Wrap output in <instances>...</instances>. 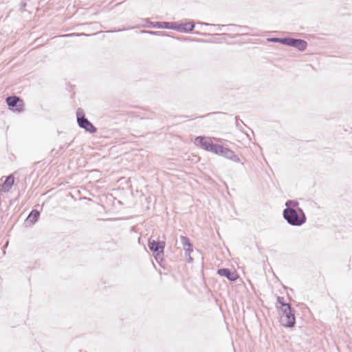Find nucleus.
<instances>
[{"label":"nucleus","mask_w":352,"mask_h":352,"mask_svg":"<svg viewBox=\"0 0 352 352\" xmlns=\"http://www.w3.org/2000/svg\"><path fill=\"white\" fill-rule=\"evenodd\" d=\"M218 30H221L222 28L225 26V25H217Z\"/></svg>","instance_id":"5701e85b"},{"label":"nucleus","mask_w":352,"mask_h":352,"mask_svg":"<svg viewBox=\"0 0 352 352\" xmlns=\"http://www.w3.org/2000/svg\"><path fill=\"white\" fill-rule=\"evenodd\" d=\"M165 245V242L162 241H156L151 238L148 240V247L154 254L155 258L157 262H159V259H162L164 256Z\"/></svg>","instance_id":"423d86ee"},{"label":"nucleus","mask_w":352,"mask_h":352,"mask_svg":"<svg viewBox=\"0 0 352 352\" xmlns=\"http://www.w3.org/2000/svg\"><path fill=\"white\" fill-rule=\"evenodd\" d=\"M298 206L299 203L297 200H287L285 203L283 217L290 226H300L307 221L303 210L299 208Z\"/></svg>","instance_id":"f257e3e1"},{"label":"nucleus","mask_w":352,"mask_h":352,"mask_svg":"<svg viewBox=\"0 0 352 352\" xmlns=\"http://www.w3.org/2000/svg\"><path fill=\"white\" fill-rule=\"evenodd\" d=\"M267 40L270 42L278 43L285 45L286 37H272Z\"/></svg>","instance_id":"ddd939ff"},{"label":"nucleus","mask_w":352,"mask_h":352,"mask_svg":"<svg viewBox=\"0 0 352 352\" xmlns=\"http://www.w3.org/2000/svg\"><path fill=\"white\" fill-rule=\"evenodd\" d=\"M238 26H239V28H243V29H247V30H248V29H249V27H248V26H245V25H244V26L238 25Z\"/></svg>","instance_id":"b1692460"},{"label":"nucleus","mask_w":352,"mask_h":352,"mask_svg":"<svg viewBox=\"0 0 352 352\" xmlns=\"http://www.w3.org/2000/svg\"><path fill=\"white\" fill-rule=\"evenodd\" d=\"M26 6H27L26 2H25V1H22L21 2V3H20V10H21V12L25 11V8Z\"/></svg>","instance_id":"f3484780"},{"label":"nucleus","mask_w":352,"mask_h":352,"mask_svg":"<svg viewBox=\"0 0 352 352\" xmlns=\"http://www.w3.org/2000/svg\"><path fill=\"white\" fill-rule=\"evenodd\" d=\"M238 118H239V116H236V117H235V120H236V121H237V120H238Z\"/></svg>","instance_id":"cd10ccee"},{"label":"nucleus","mask_w":352,"mask_h":352,"mask_svg":"<svg viewBox=\"0 0 352 352\" xmlns=\"http://www.w3.org/2000/svg\"><path fill=\"white\" fill-rule=\"evenodd\" d=\"M280 322L285 327H294L296 324L295 310L290 306L281 309Z\"/></svg>","instance_id":"20e7f679"},{"label":"nucleus","mask_w":352,"mask_h":352,"mask_svg":"<svg viewBox=\"0 0 352 352\" xmlns=\"http://www.w3.org/2000/svg\"><path fill=\"white\" fill-rule=\"evenodd\" d=\"M14 183V177L12 175H8L3 184L0 186V190L3 192H8L11 189Z\"/></svg>","instance_id":"f8f14e48"},{"label":"nucleus","mask_w":352,"mask_h":352,"mask_svg":"<svg viewBox=\"0 0 352 352\" xmlns=\"http://www.w3.org/2000/svg\"><path fill=\"white\" fill-rule=\"evenodd\" d=\"M6 100L10 111L17 113H21L24 111V102L19 96H8Z\"/></svg>","instance_id":"0eeeda50"},{"label":"nucleus","mask_w":352,"mask_h":352,"mask_svg":"<svg viewBox=\"0 0 352 352\" xmlns=\"http://www.w3.org/2000/svg\"><path fill=\"white\" fill-rule=\"evenodd\" d=\"M186 256L189 255L190 252L193 251L192 245L190 247L184 248Z\"/></svg>","instance_id":"dca6fc26"},{"label":"nucleus","mask_w":352,"mask_h":352,"mask_svg":"<svg viewBox=\"0 0 352 352\" xmlns=\"http://www.w3.org/2000/svg\"><path fill=\"white\" fill-rule=\"evenodd\" d=\"M40 217V212L38 210L33 209L27 217L26 219L25 220V226H31L34 225L37 221L38 220V218Z\"/></svg>","instance_id":"9b49d317"},{"label":"nucleus","mask_w":352,"mask_h":352,"mask_svg":"<svg viewBox=\"0 0 352 352\" xmlns=\"http://www.w3.org/2000/svg\"><path fill=\"white\" fill-rule=\"evenodd\" d=\"M217 274L227 278V279L231 282H234L238 278V275L236 272H233L228 268H220L217 270Z\"/></svg>","instance_id":"9d476101"},{"label":"nucleus","mask_w":352,"mask_h":352,"mask_svg":"<svg viewBox=\"0 0 352 352\" xmlns=\"http://www.w3.org/2000/svg\"><path fill=\"white\" fill-rule=\"evenodd\" d=\"M143 33H147L153 35H160L162 32H153V31H142Z\"/></svg>","instance_id":"a211bd4d"},{"label":"nucleus","mask_w":352,"mask_h":352,"mask_svg":"<svg viewBox=\"0 0 352 352\" xmlns=\"http://www.w3.org/2000/svg\"><path fill=\"white\" fill-rule=\"evenodd\" d=\"M223 35L228 36L231 38H236L238 36L239 34L230 35V34H223Z\"/></svg>","instance_id":"aec40b11"},{"label":"nucleus","mask_w":352,"mask_h":352,"mask_svg":"<svg viewBox=\"0 0 352 352\" xmlns=\"http://www.w3.org/2000/svg\"><path fill=\"white\" fill-rule=\"evenodd\" d=\"M208 151L223 156L234 162H240V158L234 153L233 151L220 144H214L212 142V144H210Z\"/></svg>","instance_id":"7ed1b4c3"},{"label":"nucleus","mask_w":352,"mask_h":352,"mask_svg":"<svg viewBox=\"0 0 352 352\" xmlns=\"http://www.w3.org/2000/svg\"><path fill=\"white\" fill-rule=\"evenodd\" d=\"M144 21V26L146 28L175 30L180 32H191L195 28L192 21L186 23L182 22H151L148 19H146Z\"/></svg>","instance_id":"f03ea898"},{"label":"nucleus","mask_w":352,"mask_h":352,"mask_svg":"<svg viewBox=\"0 0 352 352\" xmlns=\"http://www.w3.org/2000/svg\"><path fill=\"white\" fill-rule=\"evenodd\" d=\"M71 143L65 144L60 147V149L67 148L70 146Z\"/></svg>","instance_id":"6ab92c4d"},{"label":"nucleus","mask_w":352,"mask_h":352,"mask_svg":"<svg viewBox=\"0 0 352 352\" xmlns=\"http://www.w3.org/2000/svg\"><path fill=\"white\" fill-rule=\"evenodd\" d=\"M199 24L201 25H214V24H209L206 23H199Z\"/></svg>","instance_id":"4be33fe9"},{"label":"nucleus","mask_w":352,"mask_h":352,"mask_svg":"<svg viewBox=\"0 0 352 352\" xmlns=\"http://www.w3.org/2000/svg\"><path fill=\"white\" fill-rule=\"evenodd\" d=\"M193 261V258L190 256V255H188V258H187V262L190 263H192Z\"/></svg>","instance_id":"412c9836"},{"label":"nucleus","mask_w":352,"mask_h":352,"mask_svg":"<svg viewBox=\"0 0 352 352\" xmlns=\"http://www.w3.org/2000/svg\"><path fill=\"white\" fill-rule=\"evenodd\" d=\"M195 33L197 34H202V35H204V36L207 35L206 33H199L198 32H195Z\"/></svg>","instance_id":"393cba45"},{"label":"nucleus","mask_w":352,"mask_h":352,"mask_svg":"<svg viewBox=\"0 0 352 352\" xmlns=\"http://www.w3.org/2000/svg\"><path fill=\"white\" fill-rule=\"evenodd\" d=\"M276 300H277V303L280 304L281 306L279 308L280 311L281 310V309L286 308L287 306H290V305L289 303H287L285 302L283 297L278 296Z\"/></svg>","instance_id":"2eb2a0df"},{"label":"nucleus","mask_w":352,"mask_h":352,"mask_svg":"<svg viewBox=\"0 0 352 352\" xmlns=\"http://www.w3.org/2000/svg\"><path fill=\"white\" fill-rule=\"evenodd\" d=\"M180 239H181V242H182L184 248L191 246L192 243L188 237L185 236H182L180 237Z\"/></svg>","instance_id":"4468645a"},{"label":"nucleus","mask_w":352,"mask_h":352,"mask_svg":"<svg viewBox=\"0 0 352 352\" xmlns=\"http://www.w3.org/2000/svg\"><path fill=\"white\" fill-rule=\"evenodd\" d=\"M72 34H67V35H63V36H72Z\"/></svg>","instance_id":"a878e982"},{"label":"nucleus","mask_w":352,"mask_h":352,"mask_svg":"<svg viewBox=\"0 0 352 352\" xmlns=\"http://www.w3.org/2000/svg\"><path fill=\"white\" fill-rule=\"evenodd\" d=\"M229 25L236 26V25H235V24H230Z\"/></svg>","instance_id":"c85d7f7f"},{"label":"nucleus","mask_w":352,"mask_h":352,"mask_svg":"<svg viewBox=\"0 0 352 352\" xmlns=\"http://www.w3.org/2000/svg\"><path fill=\"white\" fill-rule=\"evenodd\" d=\"M211 144H212V141L210 137L197 136L195 139V144L206 151H208Z\"/></svg>","instance_id":"1a4fd4ad"},{"label":"nucleus","mask_w":352,"mask_h":352,"mask_svg":"<svg viewBox=\"0 0 352 352\" xmlns=\"http://www.w3.org/2000/svg\"><path fill=\"white\" fill-rule=\"evenodd\" d=\"M8 245V242L6 243V244L3 246V248H6Z\"/></svg>","instance_id":"bb28decb"},{"label":"nucleus","mask_w":352,"mask_h":352,"mask_svg":"<svg viewBox=\"0 0 352 352\" xmlns=\"http://www.w3.org/2000/svg\"><path fill=\"white\" fill-rule=\"evenodd\" d=\"M76 120L79 127L90 133H95L97 131L96 127L86 118L82 109L78 108L76 110Z\"/></svg>","instance_id":"39448f33"},{"label":"nucleus","mask_w":352,"mask_h":352,"mask_svg":"<svg viewBox=\"0 0 352 352\" xmlns=\"http://www.w3.org/2000/svg\"><path fill=\"white\" fill-rule=\"evenodd\" d=\"M285 46L293 47L303 52L307 49V42L303 39L286 37Z\"/></svg>","instance_id":"6e6552de"}]
</instances>
